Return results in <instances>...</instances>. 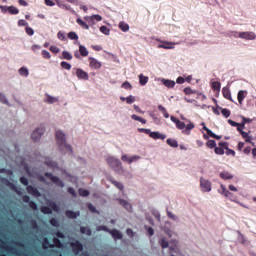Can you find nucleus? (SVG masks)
I'll return each instance as SVG.
<instances>
[{
	"mask_svg": "<svg viewBox=\"0 0 256 256\" xmlns=\"http://www.w3.org/2000/svg\"><path fill=\"white\" fill-rule=\"evenodd\" d=\"M51 53H59L60 49L57 46H50Z\"/></svg>",
	"mask_w": 256,
	"mask_h": 256,
	"instance_id": "64",
	"label": "nucleus"
},
{
	"mask_svg": "<svg viewBox=\"0 0 256 256\" xmlns=\"http://www.w3.org/2000/svg\"><path fill=\"white\" fill-rule=\"evenodd\" d=\"M160 245H161L162 249H167V247H169V242H167L165 239H161Z\"/></svg>",
	"mask_w": 256,
	"mask_h": 256,
	"instance_id": "56",
	"label": "nucleus"
},
{
	"mask_svg": "<svg viewBox=\"0 0 256 256\" xmlns=\"http://www.w3.org/2000/svg\"><path fill=\"white\" fill-rule=\"evenodd\" d=\"M76 23H78L82 29L89 30V24L85 23L81 18H77Z\"/></svg>",
	"mask_w": 256,
	"mask_h": 256,
	"instance_id": "32",
	"label": "nucleus"
},
{
	"mask_svg": "<svg viewBox=\"0 0 256 256\" xmlns=\"http://www.w3.org/2000/svg\"><path fill=\"white\" fill-rule=\"evenodd\" d=\"M118 27L121 31H123V33H127V31H129V24L125 22H120Z\"/></svg>",
	"mask_w": 256,
	"mask_h": 256,
	"instance_id": "30",
	"label": "nucleus"
},
{
	"mask_svg": "<svg viewBox=\"0 0 256 256\" xmlns=\"http://www.w3.org/2000/svg\"><path fill=\"white\" fill-rule=\"evenodd\" d=\"M211 87L214 91H217V93H219V91H221V82L214 81L211 83Z\"/></svg>",
	"mask_w": 256,
	"mask_h": 256,
	"instance_id": "28",
	"label": "nucleus"
},
{
	"mask_svg": "<svg viewBox=\"0 0 256 256\" xmlns=\"http://www.w3.org/2000/svg\"><path fill=\"white\" fill-rule=\"evenodd\" d=\"M53 243L54 247H57L58 249H61V247H63V243L61 242V240H59V238H53Z\"/></svg>",
	"mask_w": 256,
	"mask_h": 256,
	"instance_id": "41",
	"label": "nucleus"
},
{
	"mask_svg": "<svg viewBox=\"0 0 256 256\" xmlns=\"http://www.w3.org/2000/svg\"><path fill=\"white\" fill-rule=\"evenodd\" d=\"M50 224L52 225V227H59V221H57V219L52 218L50 220Z\"/></svg>",
	"mask_w": 256,
	"mask_h": 256,
	"instance_id": "62",
	"label": "nucleus"
},
{
	"mask_svg": "<svg viewBox=\"0 0 256 256\" xmlns=\"http://www.w3.org/2000/svg\"><path fill=\"white\" fill-rule=\"evenodd\" d=\"M108 233L112 235L113 239H123V234L117 229H112Z\"/></svg>",
	"mask_w": 256,
	"mask_h": 256,
	"instance_id": "15",
	"label": "nucleus"
},
{
	"mask_svg": "<svg viewBox=\"0 0 256 256\" xmlns=\"http://www.w3.org/2000/svg\"><path fill=\"white\" fill-rule=\"evenodd\" d=\"M107 163L109 167H112V169H114V171H123V164L121 163V160L110 156L107 158Z\"/></svg>",
	"mask_w": 256,
	"mask_h": 256,
	"instance_id": "2",
	"label": "nucleus"
},
{
	"mask_svg": "<svg viewBox=\"0 0 256 256\" xmlns=\"http://www.w3.org/2000/svg\"><path fill=\"white\" fill-rule=\"evenodd\" d=\"M66 217H68V219H77L80 215L79 212H73V210H67L65 212Z\"/></svg>",
	"mask_w": 256,
	"mask_h": 256,
	"instance_id": "20",
	"label": "nucleus"
},
{
	"mask_svg": "<svg viewBox=\"0 0 256 256\" xmlns=\"http://www.w3.org/2000/svg\"><path fill=\"white\" fill-rule=\"evenodd\" d=\"M79 53L81 57H87L89 55V50L83 45H79Z\"/></svg>",
	"mask_w": 256,
	"mask_h": 256,
	"instance_id": "26",
	"label": "nucleus"
},
{
	"mask_svg": "<svg viewBox=\"0 0 256 256\" xmlns=\"http://www.w3.org/2000/svg\"><path fill=\"white\" fill-rule=\"evenodd\" d=\"M25 31H26L27 35H29L30 37H32V35H35V30H33V28H31L29 26H27L25 28Z\"/></svg>",
	"mask_w": 256,
	"mask_h": 256,
	"instance_id": "55",
	"label": "nucleus"
},
{
	"mask_svg": "<svg viewBox=\"0 0 256 256\" xmlns=\"http://www.w3.org/2000/svg\"><path fill=\"white\" fill-rule=\"evenodd\" d=\"M202 125H203V130L206 131L207 135H209V137L214 138L215 137V133H213V131H211V129L207 128L205 123H202Z\"/></svg>",
	"mask_w": 256,
	"mask_h": 256,
	"instance_id": "40",
	"label": "nucleus"
},
{
	"mask_svg": "<svg viewBox=\"0 0 256 256\" xmlns=\"http://www.w3.org/2000/svg\"><path fill=\"white\" fill-rule=\"evenodd\" d=\"M221 109V113L223 115V117H225L226 119H228V117H231V111L227 108H220Z\"/></svg>",
	"mask_w": 256,
	"mask_h": 256,
	"instance_id": "39",
	"label": "nucleus"
},
{
	"mask_svg": "<svg viewBox=\"0 0 256 256\" xmlns=\"http://www.w3.org/2000/svg\"><path fill=\"white\" fill-rule=\"evenodd\" d=\"M8 13H10V15H19V9L15 6H8Z\"/></svg>",
	"mask_w": 256,
	"mask_h": 256,
	"instance_id": "34",
	"label": "nucleus"
},
{
	"mask_svg": "<svg viewBox=\"0 0 256 256\" xmlns=\"http://www.w3.org/2000/svg\"><path fill=\"white\" fill-rule=\"evenodd\" d=\"M139 83H140V85H142V86L147 85V83H149V77L144 76L143 74H140V75H139Z\"/></svg>",
	"mask_w": 256,
	"mask_h": 256,
	"instance_id": "27",
	"label": "nucleus"
},
{
	"mask_svg": "<svg viewBox=\"0 0 256 256\" xmlns=\"http://www.w3.org/2000/svg\"><path fill=\"white\" fill-rule=\"evenodd\" d=\"M0 101L4 105H9V100H7V96H5V94H3V93H0Z\"/></svg>",
	"mask_w": 256,
	"mask_h": 256,
	"instance_id": "49",
	"label": "nucleus"
},
{
	"mask_svg": "<svg viewBox=\"0 0 256 256\" xmlns=\"http://www.w3.org/2000/svg\"><path fill=\"white\" fill-rule=\"evenodd\" d=\"M206 147H208V149H215V147H217V142H215V140H208L206 142Z\"/></svg>",
	"mask_w": 256,
	"mask_h": 256,
	"instance_id": "36",
	"label": "nucleus"
},
{
	"mask_svg": "<svg viewBox=\"0 0 256 256\" xmlns=\"http://www.w3.org/2000/svg\"><path fill=\"white\" fill-rule=\"evenodd\" d=\"M174 45H175V43H173V42L164 41L158 47H159V49H174L175 48Z\"/></svg>",
	"mask_w": 256,
	"mask_h": 256,
	"instance_id": "17",
	"label": "nucleus"
},
{
	"mask_svg": "<svg viewBox=\"0 0 256 256\" xmlns=\"http://www.w3.org/2000/svg\"><path fill=\"white\" fill-rule=\"evenodd\" d=\"M68 38L71 39L72 41H78L79 36L75 32H69L68 33Z\"/></svg>",
	"mask_w": 256,
	"mask_h": 256,
	"instance_id": "43",
	"label": "nucleus"
},
{
	"mask_svg": "<svg viewBox=\"0 0 256 256\" xmlns=\"http://www.w3.org/2000/svg\"><path fill=\"white\" fill-rule=\"evenodd\" d=\"M78 193H79L80 197H89V190L79 188Z\"/></svg>",
	"mask_w": 256,
	"mask_h": 256,
	"instance_id": "37",
	"label": "nucleus"
},
{
	"mask_svg": "<svg viewBox=\"0 0 256 256\" xmlns=\"http://www.w3.org/2000/svg\"><path fill=\"white\" fill-rule=\"evenodd\" d=\"M110 183H112V185H114V187H116V189H119V191H124L125 190V186L123 185V183L118 182L117 180L111 178Z\"/></svg>",
	"mask_w": 256,
	"mask_h": 256,
	"instance_id": "16",
	"label": "nucleus"
},
{
	"mask_svg": "<svg viewBox=\"0 0 256 256\" xmlns=\"http://www.w3.org/2000/svg\"><path fill=\"white\" fill-rule=\"evenodd\" d=\"M45 177H47V179H50V181H52V183H55V185H57L58 187H65V183H63V180H61L60 177L54 176L49 172L45 173Z\"/></svg>",
	"mask_w": 256,
	"mask_h": 256,
	"instance_id": "4",
	"label": "nucleus"
},
{
	"mask_svg": "<svg viewBox=\"0 0 256 256\" xmlns=\"http://www.w3.org/2000/svg\"><path fill=\"white\" fill-rule=\"evenodd\" d=\"M45 164H46L48 167H52L53 169H55V167H57V162L52 161V160H47V161L45 162Z\"/></svg>",
	"mask_w": 256,
	"mask_h": 256,
	"instance_id": "52",
	"label": "nucleus"
},
{
	"mask_svg": "<svg viewBox=\"0 0 256 256\" xmlns=\"http://www.w3.org/2000/svg\"><path fill=\"white\" fill-rule=\"evenodd\" d=\"M100 31L103 33V35H109V33H111V29H109L107 26H101Z\"/></svg>",
	"mask_w": 256,
	"mask_h": 256,
	"instance_id": "46",
	"label": "nucleus"
},
{
	"mask_svg": "<svg viewBox=\"0 0 256 256\" xmlns=\"http://www.w3.org/2000/svg\"><path fill=\"white\" fill-rule=\"evenodd\" d=\"M26 191L29 195H33V197H41V192L35 186L28 185Z\"/></svg>",
	"mask_w": 256,
	"mask_h": 256,
	"instance_id": "11",
	"label": "nucleus"
},
{
	"mask_svg": "<svg viewBox=\"0 0 256 256\" xmlns=\"http://www.w3.org/2000/svg\"><path fill=\"white\" fill-rule=\"evenodd\" d=\"M238 102L240 105H243V100L245 99V97H247V91L244 90H240L238 92Z\"/></svg>",
	"mask_w": 256,
	"mask_h": 256,
	"instance_id": "22",
	"label": "nucleus"
},
{
	"mask_svg": "<svg viewBox=\"0 0 256 256\" xmlns=\"http://www.w3.org/2000/svg\"><path fill=\"white\" fill-rule=\"evenodd\" d=\"M238 37L240 39H245L246 41H253L256 39L255 32H240Z\"/></svg>",
	"mask_w": 256,
	"mask_h": 256,
	"instance_id": "8",
	"label": "nucleus"
},
{
	"mask_svg": "<svg viewBox=\"0 0 256 256\" xmlns=\"http://www.w3.org/2000/svg\"><path fill=\"white\" fill-rule=\"evenodd\" d=\"M90 21H103V17L99 14L92 15Z\"/></svg>",
	"mask_w": 256,
	"mask_h": 256,
	"instance_id": "48",
	"label": "nucleus"
},
{
	"mask_svg": "<svg viewBox=\"0 0 256 256\" xmlns=\"http://www.w3.org/2000/svg\"><path fill=\"white\" fill-rule=\"evenodd\" d=\"M200 187L204 193H209L212 187L211 181L206 180L205 178L200 179Z\"/></svg>",
	"mask_w": 256,
	"mask_h": 256,
	"instance_id": "5",
	"label": "nucleus"
},
{
	"mask_svg": "<svg viewBox=\"0 0 256 256\" xmlns=\"http://www.w3.org/2000/svg\"><path fill=\"white\" fill-rule=\"evenodd\" d=\"M220 149H228L229 148V143L227 142H219L218 143Z\"/></svg>",
	"mask_w": 256,
	"mask_h": 256,
	"instance_id": "59",
	"label": "nucleus"
},
{
	"mask_svg": "<svg viewBox=\"0 0 256 256\" xmlns=\"http://www.w3.org/2000/svg\"><path fill=\"white\" fill-rule=\"evenodd\" d=\"M42 247L43 249H53L55 248V245L51 244L48 238H44L42 242Z\"/></svg>",
	"mask_w": 256,
	"mask_h": 256,
	"instance_id": "23",
	"label": "nucleus"
},
{
	"mask_svg": "<svg viewBox=\"0 0 256 256\" xmlns=\"http://www.w3.org/2000/svg\"><path fill=\"white\" fill-rule=\"evenodd\" d=\"M214 153H216V155H225V150L223 148H220V147H215L214 148Z\"/></svg>",
	"mask_w": 256,
	"mask_h": 256,
	"instance_id": "50",
	"label": "nucleus"
},
{
	"mask_svg": "<svg viewBox=\"0 0 256 256\" xmlns=\"http://www.w3.org/2000/svg\"><path fill=\"white\" fill-rule=\"evenodd\" d=\"M20 183H22V185L27 186V185H29V180L25 176H22L20 178Z\"/></svg>",
	"mask_w": 256,
	"mask_h": 256,
	"instance_id": "61",
	"label": "nucleus"
},
{
	"mask_svg": "<svg viewBox=\"0 0 256 256\" xmlns=\"http://www.w3.org/2000/svg\"><path fill=\"white\" fill-rule=\"evenodd\" d=\"M44 102L48 103L49 105H52V103L59 102V98L46 94V99H44Z\"/></svg>",
	"mask_w": 256,
	"mask_h": 256,
	"instance_id": "19",
	"label": "nucleus"
},
{
	"mask_svg": "<svg viewBox=\"0 0 256 256\" xmlns=\"http://www.w3.org/2000/svg\"><path fill=\"white\" fill-rule=\"evenodd\" d=\"M118 201H119V205L124 207L126 211H129L130 213L133 211V206L127 200L119 199Z\"/></svg>",
	"mask_w": 256,
	"mask_h": 256,
	"instance_id": "14",
	"label": "nucleus"
},
{
	"mask_svg": "<svg viewBox=\"0 0 256 256\" xmlns=\"http://www.w3.org/2000/svg\"><path fill=\"white\" fill-rule=\"evenodd\" d=\"M236 127H237L238 133H240V134L242 135L243 139H247V137H249V133H247V132L241 130V127H240V126H236Z\"/></svg>",
	"mask_w": 256,
	"mask_h": 256,
	"instance_id": "45",
	"label": "nucleus"
},
{
	"mask_svg": "<svg viewBox=\"0 0 256 256\" xmlns=\"http://www.w3.org/2000/svg\"><path fill=\"white\" fill-rule=\"evenodd\" d=\"M76 76L78 77V79H83L84 81H89V74L81 68L76 69Z\"/></svg>",
	"mask_w": 256,
	"mask_h": 256,
	"instance_id": "12",
	"label": "nucleus"
},
{
	"mask_svg": "<svg viewBox=\"0 0 256 256\" xmlns=\"http://www.w3.org/2000/svg\"><path fill=\"white\" fill-rule=\"evenodd\" d=\"M176 127H177V129H180V130L185 129V122L178 120L176 123Z\"/></svg>",
	"mask_w": 256,
	"mask_h": 256,
	"instance_id": "53",
	"label": "nucleus"
},
{
	"mask_svg": "<svg viewBox=\"0 0 256 256\" xmlns=\"http://www.w3.org/2000/svg\"><path fill=\"white\" fill-rule=\"evenodd\" d=\"M88 61H89V67L91 69H101V67H103V64H101V62H99L97 59L93 57H89Z\"/></svg>",
	"mask_w": 256,
	"mask_h": 256,
	"instance_id": "10",
	"label": "nucleus"
},
{
	"mask_svg": "<svg viewBox=\"0 0 256 256\" xmlns=\"http://www.w3.org/2000/svg\"><path fill=\"white\" fill-rule=\"evenodd\" d=\"M192 129H195V124L189 123L185 125V129L182 131L184 135H191Z\"/></svg>",
	"mask_w": 256,
	"mask_h": 256,
	"instance_id": "21",
	"label": "nucleus"
},
{
	"mask_svg": "<svg viewBox=\"0 0 256 256\" xmlns=\"http://www.w3.org/2000/svg\"><path fill=\"white\" fill-rule=\"evenodd\" d=\"M222 95L224 99H228V101H233V98L231 97V90H229V88H222Z\"/></svg>",
	"mask_w": 256,
	"mask_h": 256,
	"instance_id": "18",
	"label": "nucleus"
},
{
	"mask_svg": "<svg viewBox=\"0 0 256 256\" xmlns=\"http://www.w3.org/2000/svg\"><path fill=\"white\" fill-rule=\"evenodd\" d=\"M220 177H221V179H224V181H227L229 179H233V175L229 172H221Z\"/></svg>",
	"mask_w": 256,
	"mask_h": 256,
	"instance_id": "31",
	"label": "nucleus"
},
{
	"mask_svg": "<svg viewBox=\"0 0 256 256\" xmlns=\"http://www.w3.org/2000/svg\"><path fill=\"white\" fill-rule=\"evenodd\" d=\"M19 75H21V77H29V69H27L26 67H21L18 70Z\"/></svg>",
	"mask_w": 256,
	"mask_h": 256,
	"instance_id": "29",
	"label": "nucleus"
},
{
	"mask_svg": "<svg viewBox=\"0 0 256 256\" xmlns=\"http://www.w3.org/2000/svg\"><path fill=\"white\" fill-rule=\"evenodd\" d=\"M122 89H127V90L131 91L133 89V86L131 85V83H129V81H125L122 84Z\"/></svg>",
	"mask_w": 256,
	"mask_h": 256,
	"instance_id": "47",
	"label": "nucleus"
},
{
	"mask_svg": "<svg viewBox=\"0 0 256 256\" xmlns=\"http://www.w3.org/2000/svg\"><path fill=\"white\" fill-rule=\"evenodd\" d=\"M42 57L44 59H51V53H49V51H47V50H43L42 51Z\"/></svg>",
	"mask_w": 256,
	"mask_h": 256,
	"instance_id": "57",
	"label": "nucleus"
},
{
	"mask_svg": "<svg viewBox=\"0 0 256 256\" xmlns=\"http://www.w3.org/2000/svg\"><path fill=\"white\" fill-rule=\"evenodd\" d=\"M184 93L185 95H195V93H197V91L191 89V87H186L184 88Z\"/></svg>",
	"mask_w": 256,
	"mask_h": 256,
	"instance_id": "44",
	"label": "nucleus"
},
{
	"mask_svg": "<svg viewBox=\"0 0 256 256\" xmlns=\"http://www.w3.org/2000/svg\"><path fill=\"white\" fill-rule=\"evenodd\" d=\"M71 248L75 255H79V253L83 251V244L79 240H76L75 242L71 243Z\"/></svg>",
	"mask_w": 256,
	"mask_h": 256,
	"instance_id": "6",
	"label": "nucleus"
},
{
	"mask_svg": "<svg viewBox=\"0 0 256 256\" xmlns=\"http://www.w3.org/2000/svg\"><path fill=\"white\" fill-rule=\"evenodd\" d=\"M162 83L165 87H168V89H173V87H175V81L173 80L162 79Z\"/></svg>",
	"mask_w": 256,
	"mask_h": 256,
	"instance_id": "24",
	"label": "nucleus"
},
{
	"mask_svg": "<svg viewBox=\"0 0 256 256\" xmlns=\"http://www.w3.org/2000/svg\"><path fill=\"white\" fill-rule=\"evenodd\" d=\"M131 119H133L134 121H139L143 125H145V123H147V120H145V118H141L135 114L131 116Z\"/></svg>",
	"mask_w": 256,
	"mask_h": 256,
	"instance_id": "38",
	"label": "nucleus"
},
{
	"mask_svg": "<svg viewBox=\"0 0 256 256\" xmlns=\"http://www.w3.org/2000/svg\"><path fill=\"white\" fill-rule=\"evenodd\" d=\"M68 193L72 195V197H77V192L72 187L68 188Z\"/></svg>",
	"mask_w": 256,
	"mask_h": 256,
	"instance_id": "63",
	"label": "nucleus"
},
{
	"mask_svg": "<svg viewBox=\"0 0 256 256\" xmlns=\"http://www.w3.org/2000/svg\"><path fill=\"white\" fill-rule=\"evenodd\" d=\"M251 119L250 118H245L242 117V123H237L231 119L228 120L229 125H231L232 127H245L246 123H251Z\"/></svg>",
	"mask_w": 256,
	"mask_h": 256,
	"instance_id": "9",
	"label": "nucleus"
},
{
	"mask_svg": "<svg viewBox=\"0 0 256 256\" xmlns=\"http://www.w3.org/2000/svg\"><path fill=\"white\" fill-rule=\"evenodd\" d=\"M44 133H45V127H40L33 131L31 137H32L33 141L36 143V141H39V139H41V136Z\"/></svg>",
	"mask_w": 256,
	"mask_h": 256,
	"instance_id": "7",
	"label": "nucleus"
},
{
	"mask_svg": "<svg viewBox=\"0 0 256 256\" xmlns=\"http://www.w3.org/2000/svg\"><path fill=\"white\" fill-rule=\"evenodd\" d=\"M139 159H141V156L134 155V156L130 157L129 165H131V163H134V161H139Z\"/></svg>",
	"mask_w": 256,
	"mask_h": 256,
	"instance_id": "58",
	"label": "nucleus"
},
{
	"mask_svg": "<svg viewBox=\"0 0 256 256\" xmlns=\"http://www.w3.org/2000/svg\"><path fill=\"white\" fill-rule=\"evenodd\" d=\"M148 135L149 137H151V139H155V140L161 139V141H165V139H167V135L161 134L159 132H151V130Z\"/></svg>",
	"mask_w": 256,
	"mask_h": 256,
	"instance_id": "13",
	"label": "nucleus"
},
{
	"mask_svg": "<svg viewBox=\"0 0 256 256\" xmlns=\"http://www.w3.org/2000/svg\"><path fill=\"white\" fill-rule=\"evenodd\" d=\"M28 205L30 209H33V211H37V203H35L34 201H30Z\"/></svg>",
	"mask_w": 256,
	"mask_h": 256,
	"instance_id": "60",
	"label": "nucleus"
},
{
	"mask_svg": "<svg viewBox=\"0 0 256 256\" xmlns=\"http://www.w3.org/2000/svg\"><path fill=\"white\" fill-rule=\"evenodd\" d=\"M167 145H169V147H173V148H177L179 147V143L177 142V140L173 139V138H168L166 140Z\"/></svg>",
	"mask_w": 256,
	"mask_h": 256,
	"instance_id": "25",
	"label": "nucleus"
},
{
	"mask_svg": "<svg viewBox=\"0 0 256 256\" xmlns=\"http://www.w3.org/2000/svg\"><path fill=\"white\" fill-rule=\"evenodd\" d=\"M55 137L60 151H68L69 153L73 154V148L71 145L67 144V138L65 137V133H63V131H56Z\"/></svg>",
	"mask_w": 256,
	"mask_h": 256,
	"instance_id": "1",
	"label": "nucleus"
},
{
	"mask_svg": "<svg viewBox=\"0 0 256 256\" xmlns=\"http://www.w3.org/2000/svg\"><path fill=\"white\" fill-rule=\"evenodd\" d=\"M62 59H66V61H71V59H73V55H71V53H69L68 51H63Z\"/></svg>",
	"mask_w": 256,
	"mask_h": 256,
	"instance_id": "35",
	"label": "nucleus"
},
{
	"mask_svg": "<svg viewBox=\"0 0 256 256\" xmlns=\"http://www.w3.org/2000/svg\"><path fill=\"white\" fill-rule=\"evenodd\" d=\"M80 233H82V235H88V236H91V229L89 227H85V226H82L80 227Z\"/></svg>",
	"mask_w": 256,
	"mask_h": 256,
	"instance_id": "33",
	"label": "nucleus"
},
{
	"mask_svg": "<svg viewBox=\"0 0 256 256\" xmlns=\"http://www.w3.org/2000/svg\"><path fill=\"white\" fill-rule=\"evenodd\" d=\"M96 231H105L106 233H109L111 229H109L107 226L100 225L96 228Z\"/></svg>",
	"mask_w": 256,
	"mask_h": 256,
	"instance_id": "51",
	"label": "nucleus"
},
{
	"mask_svg": "<svg viewBox=\"0 0 256 256\" xmlns=\"http://www.w3.org/2000/svg\"><path fill=\"white\" fill-rule=\"evenodd\" d=\"M62 69H66V71H71V64L66 61H62L60 63Z\"/></svg>",
	"mask_w": 256,
	"mask_h": 256,
	"instance_id": "42",
	"label": "nucleus"
},
{
	"mask_svg": "<svg viewBox=\"0 0 256 256\" xmlns=\"http://www.w3.org/2000/svg\"><path fill=\"white\" fill-rule=\"evenodd\" d=\"M126 103L128 105H131L132 103H135V96L130 95V96L126 97Z\"/></svg>",
	"mask_w": 256,
	"mask_h": 256,
	"instance_id": "54",
	"label": "nucleus"
},
{
	"mask_svg": "<svg viewBox=\"0 0 256 256\" xmlns=\"http://www.w3.org/2000/svg\"><path fill=\"white\" fill-rule=\"evenodd\" d=\"M41 211L44 213V215H51L53 211L56 213L59 212V206L55 202H49L48 206H43L41 208Z\"/></svg>",
	"mask_w": 256,
	"mask_h": 256,
	"instance_id": "3",
	"label": "nucleus"
}]
</instances>
